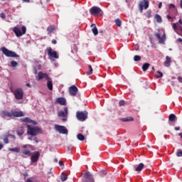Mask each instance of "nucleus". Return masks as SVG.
I'll return each mask as SVG.
<instances>
[{
  "label": "nucleus",
  "instance_id": "obj_1",
  "mask_svg": "<svg viewBox=\"0 0 182 182\" xmlns=\"http://www.w3.org/2000/svg\"><path fill=\"white\" fill-rule=\"evenodd\" d=\"M43 133V131L40 127L27 125V134H29V136H38V134H42Z\"/></svg>",
  "mask_w": 182,
  "mask_h": 182
},
{
  "label": "nucleus",
  "instance_id": "obj_2",
  "mask_svg": "<svg viewBox=\"0 0 182 182\" xmlns=\"http://www.w3.org/2000/svg\"><path fill=\"white\" fill-rule=\"evenodd\" d=\"M22 149H24L22 151V156L23 157H26L25 156H27L28 157H31L32 156V152H31L30 150H32L33 149V146L31 144H26L22 146Z\"/></svg>",
  "mask_w": 182,
  "mask_h": 182
},
{
  "label": "nucleus",
  "instance_id": "obj_3",
  "mask_svg": "<svg viewBox=\"0 0 182 182\" xmlns=\"http://www.w3.org/2000/svg\"><path fill=\"white\" fill-rule=\"evenodd\" d=\"M90 14L92 16H102L103 15V11L100 7L95 6L90 9Z\"/></svg>",
  "mask_w": 182,
  "mask_h": 182
},
{
  "label": "nucleus",
  "instance_id": "obj_4",
  "mask_svg": "<svg viewBox=\"0 0 182 182\" xmlns=\"http://www.w3.org/2000/svg\"><path fill=\"white\" fill-rule=\"evenodd\" d=\"M1 52L4 55H5V56H7V58H19L18 54H16L15 52L8 50L5 47L1 48Z\"/></svg>",
  "mask_w": 182,
  "mask_h": 182
},
{
  "label": "nucleus",
  "instance_id": "obj_5",
  "mask_svg": "<svg viewBox=\"0 0 182 182\" xmlns=\"http://www.w3.org/2000/svg\"><path fill=\"white\" fill-rule=\"evenodd\" d=\"M13 32L15 33V35L17 36V38H19L22 36V35H25V33H26V27H25V26H22L21 31L19 27H14L13 28Z\"/></svg>",
  "mask_w": 182,
  "mask_h": 182
},
{
  "label": "nucleus",
  "instance_id": "obj_6",
  "mask_svg": "<svg viewBox=\"0 0 182 182\" xmlns=\"http://www.w3.org/2000/svg\"><path fill=\"white\" fill-rule=\"evenodd\" d=\"M47 52L50 60H55V59H59V55H58V52L53 50L52 48L48 47L47 48Z\"/></svg>",
  "mask_w": 182,
  "mask_h": 182
},
{
  "label": "nucleus",
  "instance_id": "obj_7",
  "mask_svg": "<svg viewBox=\"0 0 182 182\" xmlns=\"http://www.w3.org/2000/svg\"><path fill=\"white\" fill-rule=\"evenodd\" d=\"M14 93L17 100H22L23 99V90L22 88H17L14 91H11Z\"/></svg>",
  "mask_w": 182,
  "mask_h": 182
},
{
  "label": "nucleus",
  "instance_id": "obj_8",
  "mask_svg": "<svg viewBox=\"0 0 182 182\" xmlns=\"http://www.w3.org/2000/svg\"><path fill=\"white\" fill-rule=\"evenodd\" d=\"M87 111L84 112H77L76 113V117L77 120H80V122H85L86 119H87Z\"/></svg>",
  "mask_w": 182,
  "mask_h": 182
},
{
  "label": "nucleus",
  "instance_id": "obj_9",
  "mask_svg": "<svg viewBox=\"0 0 182 182\" xmlns=\"http://www.w3.org/2000/svg\"><path fill=\"white\" fill-rule=\"evenodd\" d=\"M149 8V1L148 0H141L139 4V12L141 14L143 9H147Z\"/></svg>",
  "mask_w": 182,
  "mask_h": 182
},
{
  "label": "nucleus",
  "instance_id": "obj_10",
  "mask_svg": "<svg viewBox=\"0 0 182 182\" xmlns=\"http://www.w3.org/2000/svg\"><path fill=\"white\" fill-rule=\"evenodd\" d=\"M55 129L56 132H58L60 134H68V129L65 126L55 125Z\"/></svg>",
  "mask_w": 182,
  "mask_h": 182
},
{
  "label": "nucleus",
  "instance_id": "obj_11",
  "mask_svg": "<svg viewBox=\"0 0 182 182\" xmlns=\"http://www.w3.org/2000/svg\"><path fill=\"white\" fill-rule=\"evenodd\" d=\"M68 90L70 96H77V92H79V90L76 85H72L69 87Z\"/></svg>",
  "mask_w": 182,
  "mask_h": 182
},
{
  "label": "nucleus",
  "instance_id": "obj_12",
  "mask_svg": "<svg viewBox=\"0 0 182 182\" xmlns=\"http://www.w3.org/2000/svg\"><path fill=\"white\" fill-rule=\"evenodd\" d=\"M49 75H48V73H42V71H40L38 74V77L36 78V80L39 82L41 80H42V79H46V80H48V79H49Z\"/></svg>",
  "mask_w": 182,
  "mask_h": 182
},
{
  "label": "nucleus",
  "instance_id": "obj_13",
  "mask_svg": "<svg viewBox=\"0 0 182 182\" xmlns=\"http://www.w3.org/2000/svg\"><path fill=\"white\" fill-rule=\"evenodd\" d=\"M41 157V153L39 151H35L31 157V163H36Z\"/></svg>",
  "mask_w": 182,
  "mask_h": 182
},
{
  "label": "nucleus",
  "instance_id": "obj_14",
  "mask_svg": "<svg viewBox=\"0 0 182 182\" xmlns=\"http://www.w3.org/2000/svg\"><path fill=\"white\" fill-rule=\"evenodd\" d=\"M1 117H3V119H6L9 120V119H11L12 117V112H9L8 111H1L0 112Z\"/></svg>",
  "mask_w": 182,
  "mask_h": 182
},
{
  "label": "nucleus",
  "instance_id": "obj_15",
  "mask_svg": "<svg viewBox=\"0 0 182 182\" xmlns=\"http://www.w3.org/2000/svg\"><path fill=\"white\" fill-rule=\"evenodd\" d=\"M85 182H95V178L90 172H87L84 173Z\"/></svg>",
  "mask_w": 182,
  "mask_h": 182
},
{
  "label": "nucleus",
  "instance_id": "obj_16",
  "mask_svg": "<svg viewBox=\"0 0 182 182\" xmlns=\"http://www.w3.org/2000/svg\"><path fill=\"white\" fill-rule=\"evenodd\" d=\"M154 36H156V38H157L159 43H163L164 42H166V34L165 33H164L163 36L161 37L160 36V33H156L154 34Z\"/></svg>",
  "mask_w": 182,
  "mask_h": 182
},
{
  "label": "nucleus",
  "instance_id": "obj_17",
  "mask_svg": "<svg viewBox=\"0 0 182 182\" xmlns=\"http://www.w3.org/2000/svg\"><path fill=\"white\" fill-rule=\"evenodd\" d=\"M11 114L14 117H23V116H25L22 111H11Z\"/></svg>",
  "mask_w": 182,
  "mask_h": 182
},
{
  "label": "nucleus",
  "instance_id": "obj_18",
  "mask_svg": "<svg viewBox=\"0 0 182 182\" xmlns=\"http://www.w3.org/2000/svg\"><path fill=\"white\" fill-rule=\"evenodd\" d=\"M58 116V117H68V108L65 107L64 111L59 112Z\"/></svg>",
  "mask_w": 182,
  "mask_h": 182
},
{
  "label": "nucleus",
  "instance_id": "obj_19",
  "mask_svg": "<svg viewBox=\"0 0 182 182\" xmlns=\"http://www.w3.org/2000/svg\"><path fill=\"white\" fill-rule=\"evenodd\" d=\"M56 103H58L61 106H66V100L63 97H58L56 100Z\"/></svg>",
  "mask_w": 182,
  "mask_h": 182
},
{
  "label": "nucleus",
  "instance_id": "obj_20",
  "mask_svg": "<svg viewBox=\"0 0 182 182\" xmlns=\"http://www.w3.org/2000/svg\"><path fill=\"white\" fill-rule=\"evenodd\" d=\"M47 80V87L49 90H53V83L52 82V78L50 77L46 80Z\"/></svg>",
  "mask_w": 182,
  "mask_h": 182
},
{
  "label": "nucleus",
  "instance_id": "obj_21",
  "mask_svg": "<svg viewBox=\"0 0 182 182\" xmlns=\"http://www.w3.org/2000/svg\"><path fill=\"white\" fill-rule=\"evenodd\" d=\"M21 120H22L24 123H32V124H34V125L38 124V122H36V121H33V120L31 119L29 117L23 118V119H21Z\"/></svg>",
  "mask_w": 182,
  "mask_h": 182
},
{
  "label": "nucleus",
  "instance_id": "obj_22",
  "mask_svg": "<svg viewBox=\"0 0 182 182\" xmlns=\"http://www.w3.org/2000/svg\"><path fill=\"white\" fill-rule=\"evenodd\" d=\"M144 168V164L140 163L135 168V171L140 172Z\"/></svg>",
  "mask_w": 182,
  "mask_h": 182
},
{
  "label": "nucleus",
  "instance_id": "obj_23",
  "mask_svg": "<svg viewBox=\"0 0 182 182\" xmlns=\"http://www.w3.org/2000/svg\"><path fill=\"white\" fill-rule=\"evenodd\" d=\"M55 29H56V26H48L47 28L48 35H49L50 36V33H52V32H53V31H55Z\"/></svg>",
  "mask_w": 182,
  "mask_h": 182
},
{
  "label": "nucleus",
  "instance_id": "obj_24",
  "mask_svg": "<svg viewBox=\"0 0 182 182\" xmlns=\"http://www.w3.org/2000/svg\"><path fill=\"white\" fill-rule=\"evenodd\" d=\"M166 60L164 62L165 66L166 68H168L170 66V64L171 63V58H170L168 55L166 57Z\"/></svg>",
  "mask_w": 182,
  "mask_h": 182
},
{
  "label": "nucleus",
  "instance_id": "obj_25",
  "mask_svg": "<svg viewBox=\"0 0 182 182\" xmlns=\"http://www.w3.org/2000/svg\"><path fill=\"white\" fill-rule=\"evenodd\" d=\"M134 118L133 117H127L121 119V122H133Z\"/></svg>",
  "mask_w": 182,
  "mask_h": 182
},
{
  "label": "nucleus",
  "instance_id": "obj_26",
  "mask_svg": "<svg viewBox=\"0 0 182 182\" xmlns=\"http://www.w3.org/2000/svg\"><path fill=\"white\" fill-rule=\"evenodd\" d=\"M169 122H176L177 120V117L174 114H171L168 117Z\"/></svg>",
  "mask_w": 182,
  "mask_h": 182
},
{
  "label": "nucleus",
  "instance_id": "obj_27",
  "mask_svg": "<svg viewBox=\"0 0 182 182\" xmlns=\"http://www.w3.org/2000/svg\"><path fill=\"white\" fill-rule=\"evenodd\" d=\"M16 132L18 136H23V134L25 133V131H23V127L18 128Z\"/></svg>",
  "mask_w": 182,
  "mask_h": 182
},
{
  "label": "nucleus",
  "instance_id": "obj_28",
  "mask_svg": "<svg viewBox=\"0 0 182 182\" xmlns=\"http://www.w3.org/2000/svg\"><path fill=\"white\" fill-rule=\"evenodd\" d=\"M155 19L156 22H158V23H161V22H163V19H161V16L159 14L155 15Z\"/></svg>",
  "mask_w": 182,
  "mask_h": 182
},
{
  "label": "nucleus",
  "instance_id": "obj_29",
  "mask_svg": "<svg viewBox=\"0 0 182 182\" xmlns=\"http://www.w3.org/2000/svg\"><path fill=\"white\" fill-rule=\"evenodd\" d=\"M149 68H150V64L148 63H145L143 65H142V70L144 72H146L147 70V69H149Z\"/></svg>",
  "mask_w": 182,
  "mask_h": 182
},
{
  "label": "nucleus",
  "instance_id": "obj_30",
  "mask_svg": "<svg viewBox=\"0 0 182 182\" xmlns=\"http://www.w3.org/2000/svg\"><path fill=\"white\" fill-rule=\"evenodd\" d=\"M9 151H14L15 153H19L21 151V148L15 147V148H9Z\"/></svg>",
  "mask_w": 182,
  "mask_h": 182
},
{
  "label": "nucleus",
  "instance_id": "obj_31",
  "mask_svg": "<svg viewBox=\"0 0 182 182\" xmlns=\"http://www.w3.org/2000/svg\"><path fill=\"white\" fill-rule=\"evenodd\" d=\"M92 26H94L92 28V33H94V35H98L99 34V31H97V28H96V25L95 24H92Z\"/></svg>",
  "mask_w": 182,
  "mask_h": 182
},
{
  "label": "nucleus",
  "instance_id": "obj_32",
  "mask_svg": "<svg viewBox=\"0 0 182 182\" xmlns=\"http://www.w3.org/2000/svg\"><path fill=\"white\" fill-rule=\"evenodd\" d=\"M88 69L89 70L86 72V75L89 76L93 73V68H92V65H88Z\"/></svg>",
  "mask_w": 182,
  "mask_h": 182
},
{
  "label": "nucleus",
  "instance_id": "obj_33",
  "mask_svg": "<svg viewBox=\"0 0 182 182\" xmlns=\"http://www.w3.org/2000/svg\"><path fill=\"white\" fill-rule=\"evenodd\" d=\"M60 180L61 181H66V180H68V175L65 173H62L60 176Z\"/></svg>",
  "mask_w": 182,
  "mask_h": 182
},
{
  "label": "nucleus",
  "instance_id": "obj_34",
  "mask_svg": "<svg viewBox=\"0 0 182 182\" xmlns=\"http://www.w3.org/2000/svg\"><path fill=\"white\" fill-rule=\"evenodd\" d=\"M77 139L78 140H80V141H83V140H85V136H83V134H78L77 135Z\"/></svg>",
  "mask_w": 182,
  "mask_h": 182
},
{
  "label": "nucleus",
  "instance_id": "obj_35",
  "mask_svg": "<svg viewBox=\"0 0 182 182\" xmlns=\"http://www.w3.org/2000/svg\"><path fill=\"white\" fill-rule=\"evenodd\" d=\"M157 73H158V74H156V75H155V77H156V79H159V78H160V77H163V73H161V72H160V71H158Z\"/></svg>",
  "mask_w": 182,
  "mask_h": 182
},
{
  "label": "nucleus",
  "instance_id": "obj_36",
  "mask_svg": "<svg viewBox=\"0 0 182 182\" xmlns=\"http://www.w3.org/2000/svg\"><path fill=\"white\" fill-rule=\"evenodd\" d=\"M134 62H139V60H141V57L140 55H134Z\"/></svg>",
  "mask_w": 182,
  "mask_h": 182
},
{
  "label": "nucleus",
  "instance_id": "obj_37",
  "mask_svg": "<svg viewBox=\"0 0 182 182\" xmlns=\"http://www.w3.org/2000/svg\"><path fill=\"white\" fill-rule=\"evenodd\" d=\"M115 23L119 27L122 26V20L119 19V18L116 19L115 20Z\"/></svg>",
  "mask_w": 182,
  "mask_h": 182
},
{
  "label": "nucleus",
  "instance_id": "obj_38",
  "mask_svg": "<svg viewBox=\"0 0 182 182\" xmlns=\"http://www.w3.org/2000/svg\"><path fill=\"white\" fill-rule=\"evenodd\" d=\"M176 156L177 157H181L182 156V150L178 149L176 151Z\"/></svg>",
  "mask_w": 182,
  "mask_h": 182
},
{
  "label": "nucleus",
  "instance_id": "obj_39",
  "mask_svg": "<svg viewBox=\"0 0 182 182\" xmlns=\"http://www.w3.org/2000/svg\"><path fill=\"white\" fill-rule=\"evenodd\" d=\"M11 66L12 68H16V66H18V63L16 61H11Z\"/></svg>",
  "mask_w": 182,
  "mask_h": 182
},
{
  "label": "nucleus",
  "instance_id": "obj_40",
  "mask_svg": "<svg viewBox=\"0 0 182 182\" xmlns=\"http://www.w3.org/2000/svg\"><path fill=\"white\" fill-rule=\"evenodd\" d=\"M172 27H173V29H174L175 31H177V29H178V28L177 27V23H173L172 24Z\"/></svg>",
  "mask_w": 182,
  "mask_h": 182
},
{
  "label": "nucleus",
  "instance_id": "obj_41",
  "mask_svg": "<svg viewBox=\"0 0 182 182\" xmlns=\"http://www.w3.org/2000/svg\"><path fill=\"white\" fill-rule=\"evenodd\" d=\"M0 16L2 19H5V18H6V14H5L4 13H1L0 14Z\"/></svg>",
  "mask_w": 182,
  "mask_h": 182
},
{
  "label": "nucleus",
  "instance_id": "obj_42",
  "mask_svg": "<svg viewBox=\"0 0 182 182\" xmlns=\"http://www.w3.org/2000/svg\"><path fill=\"white\" fill-rule=\"evenodd\" d=\"M4 141L5 144H8V143H9V139H8V138H4Z\"/></svg>",
  "mask_w": 182,
  "mask_h": 182
},
{
  "label": "nucleus",
  "instance_id": "obj_43",
  "mask_svg": "<svg viewBox=\"0 0 182 182\" xmlns=\"http://www.w3.org/2000/svg\"><path fill=\"white\" fill-rule=\"evenodd\" d=\"M169 8H170V9H174V8H176V6L174 4H171L169 5Z\"/></svg>",
  "mask_w": 182,
  "mask_h": 182
},
{
  "label": "nucleus",
  "instance_id": "obj_44",
  "mask_svg": "<svg viewBox=\"0 0 182 182\" xmlns=\"http://www.w3.org/2000/svg\"><path fill=\"white\" fill-rule=\"evenodd\" d=\"M119 106H124V101L123 100L119 101Z\"/></svg>",
  "mask_w": 182,
  "mask_h": 182
},
{
  "label": "nucleus",
  "instance_id": "obj_45",
  "mask_svg": "<svg viewBox=\"0 0 182 182\" xmlns=\"http://www.w3.org/2000/svg\"><path fill=\"white\" fill-rule=\"evenodd\" d=\"M51 43H53V45H56V43H58V41H56L55 39L52 40Z\"/></svg>",
  "mask_w": 182,
  "mask_h": 182
},
{
  "label": "nucleus",
  "instance_id": "obj_46",
  "mask_svg": "<svg viewBox=\"0 0 182 182\" xmlns=\"http://www.w3.org/2000/svg\"><path fill=\"white\" fill-rule=\"evenodd\" d=\"M59 166H60L61 167H63V166H65V164H63V161H59Z\"/></svg>",
  "mask_w": 182,
  "mask_h": 182
},
{
  "label": "nucleus",
  "instance_id": "obj_47",
  "mask_svg": "<svg viewBox=\"0 0 182 182\" xmlns=\"http://www.w3.org/2000/svg\"><path fill=\"white\" fill-rule=\"evenodd\" d=\"M178 80L180 83H182V77H178Z\"/></svg>",
  "mask_w": 182,
  "mask_h": 182
},
{
  "label": "nucleus",
  "instance_id": "obj_48",
  "mask_svg": "<svg viewBox=\"0 0 182 182\" xmlns=\"http://www.w3.org/2000/svg\"><path fill=\"white\" fill-rule=\"evenodd\" d=\"M9 136H10V137H11V139H14V140H15V139H16V136H15V135L10 134Z\"/></svg>",
  "mask_w": 182,
  "mask_h": 182
},
{
  "label": "nucleus",
  "instance_id": "obj_49",
  "mask_svg": "<svg viewBox=\"0 0 182 182\" xmlns=\"http://www.w3.org/2000/svg\"><path fill=\"white\" fill-rule=\"evenodd\" d=\"M33 140L34 141H36V143H39V140L38 139V137H35Z\"/></svg>",
  "mask_w": 182,
  "mask_h": 182
},
{
  "label": "nucleus",
  "instance_id": "obj_50",
  "mask_svg": "<svg viewBox=\"0 0 182 182\" xmlns=\"http://www.w3.org/2000/svg\"><path fill=\"white\" fill-rule=\"evenodd\" d=\"M25 182H33V181L31 178H28Z\"/></svg>",
  "mask_w": 182,
  "mask_h": 182
},
{
  "label": "nucleus",
  "instance_id": "obj_51",
  "mask_svg": "<svg viewBox=\"0 0 182 182\" xmlns=\"http://www.w3.org/2000/svg\"><path fill=\"white\" fill-rule=\"evenodd\" d=\"M23 176L24 177H28V172L23 173Z\"/></svg>",
  "mask_w": 182,
  "mask_h": 182
},
{
  "label": "nucleus",
  "instance_id": "obj_52",
  "mask_svg": "<svg viewBox=\"0 0 182 182\" xmlns=\"http://www.w3.org/2000/svg\"><path fill=\"white\" fill-rule=\"evenodd\" d=\"M177 42L181 43L182 42V38H178Z\"/></svg>",
  "mask_w": 182,
  "mask_h": 182
},
{
  "label": "nucleus",
  "instance_id": "obj_53",
  "mask_svg": "<svg viewBox=\"0 0 182 182\" xmlns=\"http://www.w3.org/2000/svg\"><path fill=\"white\" fill-rule=\"evenodd\" d=\"M162 6H163V4L161 2H160L159 4V9L161 8Z\"/></svg>",
  "mask_w": 182,
  "mask_h": 182
},
{
  "label": "nucleus",
  "instance_id": "obj_54",
  "mask_svg": "<svg viewBox=\"0 0 182 182\" xmlns=\"http://www.w3.org/2000/svg\"><path fill=\"white\" fill-rule=\"evenodd\" d=\"M26 85L27 86V87H32V85H31V84L29 83H26Z\"/></svg>",
  "mask_w": 182,
  "mask_h": 182
},
{
  "label": "nucleus",
  "instance_id": "obj_55",
  "mask_svg": "<svg viewBox=\"0 0 182 182\" xmlns=\"http://www.w3.org/2000/svg\"><path fill=\"white\" fill-rule=\"evenodd\" d=\"M175 130H176V132H178V130H180V127H175Z\"/></svg>",
  "mask_w": 182,
  "mask_h": 182
},
{
  "label": "nucleus",
  "instance_id": "obj_56",
  "mask_svg": "<svg viewBox=\"0 0 182 182\" xmlns=\"http://www.w3.org/2000/svg\"><path fill=\"white\" fill-rule=\"evenodd\" d=\"M102 174H104V176H106V174H107V172L106 171H103Z\"/></svg>",
  "mask_w": 182,
  "mask_h": 182
},
{
  "label": "nucleus",
  "instance_id": "obj_57",
  "mask_svg": "<svg viewBox=\"0 0 182 182\" xmlns=\"http://www.w3.org/2000/svg\"><path fill=\"white\" fill-rule=\"evenodd\" d=\"M3 148H4V145L0 144V150H2Z\"/></svg>",
  "mask_w": 182,
  "mask_h": 182
},
{
  "label": "nucleus",
  "instance_id": "obj_58",
  "mask_svg": "<svg viewBox=\"0 0 182 182\" xmlns=\"http://www.w3.org/2000/svg\"><path fill=\"white\" fill-rule=\"evenodd\" d=\"M166 18H167L168 19H172L171 16H168V15L166 16Z\"/></svg>",
  "mask_w": 182,
  "mask_h": 182
},
{
  "label": "nucleus",
  "instance_id": "obj_59",
  "mask_svg": "<svg viewBox=\"0 0 182 182\" xmlns=\"http://www.w3.org/2000/svg\"><path fill=\"white\" fill-rule=\"evenodd\" d=\"M180 6H181V8L182 9V0H180Z\"/></svg>",
  "mask_w": 182,
  "mask_h": 182
},
{
  "label": "nucleus",
  "instance_id": "obj_60",
  "mask_svg": "<svg viewBox=\"0 0 182 182\" xmlns=\"http://www.w3.org/2000/svg\"><path fill=\"white\" fill-rule=\"evenodd\" d=\"M178 23H180V25L182 26V20L181 19H179Z\"/></svg>",
  "mask_w": 182,
  "mask_h": 182
},
{
  "label": "nucleus",
  "instance_id": "obj_61",
  "mask_svg": "<svg viewBox=\"0 0 182 182\" xmlns=\"http://www.w3.org/2000/svg\"><path fill=\"white\" fill-rule=\"evenodd\" d=\"M62 120H63V122H66L68 120V119L67 118H63Z\"/></svg>",
  "mask_w": 182,
  "mask_h": 182
},
{
  "label": "nucleus",
  "instance_id": "obj_62",
  "mask_svg": "<svg viewBox=\"0 0 182 182\" xmlns=\"http://www.w3.org/2000/svg\"><path fill=\"white\" fill-rule=\"evenodd\" d=\"M178 136H180L181 139H182V132L179 133Z\"/></svg>",
  "mask_w": 182,
  "mask_h": 182
},
{
  "label": "nucleus",
  "instance_id": "obj_63",
  "mask_svg": "<svg viewBox=\"0 0 182 182\" xmlns=\"http://www.w3.org/2000/svg\"><path fill=\"white\" fill-rule=\"evenodd\" d=\"M178 29H179V31H181V32H182V27L181 26H179V28H178Z\"/></svg>",
  "mask_w": 182,
  "mask_h": 182
},
{
  "label": "nucleus",
  "instance_id": "obj_64",
  "mask_svg": "<svg viewBox=\"0 0 182 182\" xmlns=\"http://www.w3.org/2000/svg\"><path fill=\"white\" fill-rule=\"evenodd\" d=\"M24 2H29L31 0H23Z\"/></svg>",
  "mask_w": 182,
  "mask_h": 182
}]
</instances>
